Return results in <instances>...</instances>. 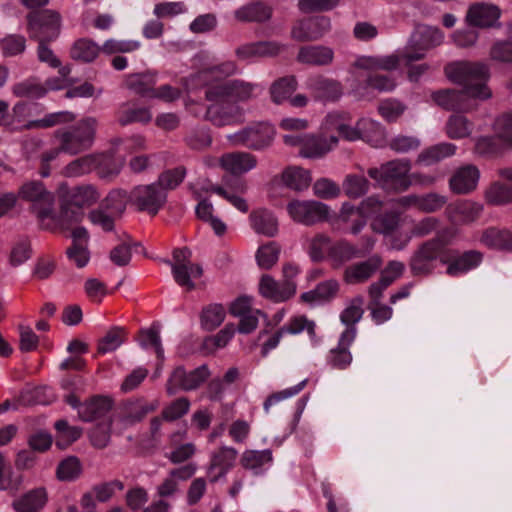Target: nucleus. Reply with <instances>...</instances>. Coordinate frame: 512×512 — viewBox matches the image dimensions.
I'll return each instance as SVG.
<instances>
[{"label": "nucleus", "mask_w": 512, "mask_h": 512, "mask_svg": "<svg viewBox=\"0 0 512 512\" xmlns=\"http://www.w3.org/2000/svg\"><path fill=\"white\" fill-rule=\"evenodd\" d=\"M447 78L462 86L461 90L441 89L431 94L432 100L448 111L471 112L479 102L492 97L487 82L490 78L489 66L482 62L459 61L445 67Z\"/></svg>", "instance_id": "f257e3e1"}, {"label": "nucleus", "mask_w": 512, "mask_h": 512, "mask_svg": "<svg viewBox=\"0 0 512 512\" xmlns=\"http://www.w3.org/2000/svg\"><path fill=\"white\" fill-rule=\"evenodd\" d=\"M31 202L30 212L47 231H69L85 218V210L97 202L95 194H21Z\"/></svg>", "instance_id": "f03ea898"}, {"label": "nucleus", "mask_w": 512, "mask_h": 512, "mask_svg": "<svg viewBox=\"0 0 512 512\" xmlns=\"http://www.w3.org/2000/svg\"><path fill=\"white\" fill-rule=\"evenodd\" d=\"M443 40L444 34L440 29L418 25L403 49L391 55L358 56L352 66L367 71H393L401 61L411 63L422 59L426 51L440 45Z\"/></svg>", "instance_id": "7ed1b4c3"}, {"label": "nucleus", "mask_w": 512, "mask_h": 512, "mask_svg": "<svg viewBox=\"0 0 512 512\" xmlns=\"http://www.w3.org/2000/svg\"><path fill=\"white\" fill-rule=\"evenodd\" d=\"M411 168L412 165L409 159H394L383 163L380 167L370 168L368 175L375 181V187L379 189L406 190L413 185L426 187L434 181L431 176L410 173Z\"/></svg>", "instance_id": "20e7f679"}, {"label": "nucleus", "mask_w": 512, "mask_h": 512, "mask_svg": "<svg viewBox=\"0 0 512 512\" xmlns=\"http://www.w3.org/2000/svg\"><path fill=\"white\" fill-rule=\"evenodd\" d=\"M453 235L449 230L438 232L433 238L418 245L409 260V268L414 277H427L435 270L437 260L446 264V246L451 244Z\"/></svg>", "instance_id": "39448f33"}, {"label": "nucleus", "mask_w": 512, "mask_h": 512, "mask_svg": "<svg viewBox=\"0 0 512 512\" xmlns=\"http://www.w3.org/2000/svg\"><path fill=\"white\" fill-rule=\"evenodd\" d=\"M125 159L115 156L114 153H92L71 161L63 168L65 177H79L96 170L98 176L104 180L116 177L123 168Z\"/></svg>", "instance_id": "423d86ee"}, {"label": "nucleus", "mask_w": 512, "mask_h": 512, "mask_svg": "<svg viewBox=\"0 0 512 512\" xmlns=\"http://www.w3.org/2000/svg\"><path fill=\"white\" fill-rule=\"evenodd\" d=\"M97 128L98 119L94 116H86L74 125L57 129L53 137L57 143H61L63 153L75 156L93 146Z\"/></svg>", "instance_id": "0eeeda50"}, {"label": "nucleus", "mask_w": 512, "mask_h": 512, "mask_svg": "<svg viewBox=\"0 0 512 512\" xmlns=\"http://www.w3.org/2000/svg\"><path fill=\"white\" fill-rule=\"evenodd\" d=\"M263 92L260 84L248 82L243 79H231L206 88L205 98L207 101H230L232 104L249 103L257 99Z\"/></svg>", "instance_id": "6e6552de"}, {"label": "nucleus", "mask_w": 512, "mask_h": 512, "mask_svg": "<svg viewBox=\"0 0 512 512\" xmlns=\"http://www.w3.org/2000/svg\"><path fill=\"white\" fill-rule=\"evenodd\" d=\"M283 142L287 146L299 148V155L303 158H321L338 145L336 136L322 137L314 134H286Z\"/></svg>", "instance_id": "1a4fd4ad"}, {"label": "nucleus", "mask_w": 512, "mask_h": 512, "mask_svg": "<svg viewBox=\"0 0 512 512\" xmlns=\"http://www.w3.org/2000/svg\"><path fill=\"white\" fill-rule=\"evenodd\" d=\"M27 21L29 36L37 41H54L60 34L62 19L57 11L33 12L27 16Z\"/></svg>", "instance_id": "9d476101"}, {"label": "nucleus", "mask_w": 512, "mask_h": 512, "mask_svg": "<svg viewBox=\"0 0 512 512\" xmlns=\"http://www.w3.org/2000/svg\"><path fill=\"white\" fill-rule=\"evenodd\" d=\"M274 136L275 130L271 124L259 122L249 125L233 134H229L227 139L234 146L261 150L272 143Z\"/></svg>", "instance_id": "9b49d317"}, {"label": "nucleus", "mask_w": 512, "mask_h": 512, "mask_svg": "<svg viewBox=\"0 0 512 512\" xmlns=\"http://www.w3.org/2000/svg\"><path fill=\"white\" fill-rule=\"evenodd\" d=\"M287 210L295 221L308 226L326 221L329 216L327 205L313 200H293L288 204Z\"/></svg>", "instance_id": "f8f14e48"}, {"label": "nucleus", "mask_w": 512, "mask_h": 512, "mask_svg": "<svg viewBox=\"0 0 512 512\" xmlns=\"http://www.w3.org/2000/svg\"><path fill=\"white\" fill-rule=\"evenodd\" d=\"M211 102L212 104L207 107L205 118L213 125L222 127L243 121L245 115L243 106L226 100Z\"/></svg>", "instance_id": "ddd939ff"}, {"label": "nucleus", "mask_w": 512, "mask_h": 512, "mask_svg": "<svg viewBox=\"0 0 512 512\" xmlns=\"http://www.w3.org/2000/svg\"><path fill=\"white\" fill-rule=\"evenodd\" d=\"M446 259H449L446 274L452 277L459 276L477 268L483 261V253L478 250H467L461 253L457 249L446 246Z\"/></svg>", "instance_id": "4468645a"}, {"label": "nucleus", "mask_w": 512, "mask_h": 512, "mask_svg": "<svg viewBox=\"0 0 512 512\" xmlns=\"http://www.w3.org/2000/svg\"><path fill=\"white\" fill-rule=\"evenodd\" d=\"M331 29V21L326 16H316L297 21L291 29V37L300 42L320 39Z\"/></svg>", "instance_id": "2eb2a0df"}, {"label": "nucleus", "mask_w": 512, "mask_h": 512, "mask_svg": "<svg viewBox=\"0 0 512 512\" xmlns=\"http://www.w3.org/2000/svg\"><path fill=\"white\" fill-rule=\"evenodd\" d=\"M374 241L370 238L366 240V248L358 249L346 240H340L332 244L327 251V258L332 262L334 268H339L344 263L353 258H361L366 256L372 249Z\"/></svg>", "instance_id": "dca6fc26"}, {"label": "nucleus", "mask_w": 512, "mask_h": 512, "mask_svg": "<svg viewBox=\"0 0 512 512\" xmlns=\"http://www.w3.org/2000/svg\"><path fill=\"white\" fill-rule=\"evenodd\" d=\"M306 88L316 100L322 102H335L343 93L340 82L321 75L308 78Z\"/></svg>", "instance_id": "f3484780"}, {"label": "nucleus", "mask_w": 512, "mask_h": 512, "mask_svg": "<svg viewBox=\"0 0 512 512\" xmlns=\"http://www.w3.org/2000/svg\"><path fill=\"white\" fill-rule=\"evenodd\" d=\"M260 294L274 302H284L292 298L296 293L294 281L277 282L268 274L262 275L259 283Z\"/></svg>", "instance_id": "a211bd4d"}, {"label": "nucleus", "mask_w": 512, "mask_h": 512, "mask_svg": "<svg viewBox=\"0 0 512 512\" xmlns=\"http://www.w3.org/2000/svg\"><path fill=\"white\" fill-rule=\"evenodd\" d=\"M351 117L346 112L333 111L326 115L322 129L325 131H337L339 135L347 141H358L359 130L358 121L355 125H351Z\"/></svg>", "instance_id": "6ab92c4d"}, {"label": "nucleus", "mask_w": 512, "mask_h": 512, "mask_svg": "<svg viewBox=\"0 0 512 512\" xmlns=\"http://www.w3.org/2000/svg\"><path fill=\"white\" fill-rule=\"evenodd\" d=\"M238 71L237 65L233 61H226L219 65L203 69L194 75H191L189 81L193 87L198 85H205L207 88L210 85L221 83L220 80L236 74Z\"/></svg>", "instance_id": "aec40b11"}, {"label": "nucleus", "mask_w": 512, "mask_h": 512, "mask_svg": "<svg viewBox=\"0 0 512 512\" xmlns=\"http://www.w3.org/2000/svg\"><path fill=\"white\" fill-rule=\"evenodd\" d=\"M483 205L470 200H457L447 205L445 214L450 222L463 224L475 221L481 214Z\"/></svg>", "instance_id": "412c9836"}, {"label": "nucleus", "mask_w": 512, "mask_h": 512, "mask_svg": "<svg viewBox=\"0 0 512 512\" xmlns=\"http://www.w3.org/2000/svg\"><path fill=\"white\" fill-rule=\"evenodd\" d=\"M283 48L282 44L275 41H259L243 44L236 49L235 53L239 59L250 61L256 58L274 57Z\"/></svg>", "instance_id": "4be33fe9"}, {"label": "nucleus", "mask_w": 512, "mask_h": 512, "mask_svg": "<svg viewBox=\"0 0 512 512\" xmlns=\"http://www.w3.org/2000/svg\"><path fill=\"white\" fill-rule=\"evenodd\" d=\"M257 159L247 152H231L223 154L219 158V166L233 175H241L254 169Z\"/></svg>", "instance_id": "5701e85b"}, {"label": "nucleus", "mask_w": 512, "mask_h": 512, "mask_svg": "<svg viewBox=\"0 0 512 512\" xmlns=\"http://www.w3.org/2000/svg\"><path fill=\"white\" fill-rule=\"evenodd\" d=\"M113 399L108 396L94 395L83 402L80 408V420L93 422L104 418L113 408Z\"/></svg>", "instance_id": "b1692460"}, {"label": "nucleus", "mask_w": 512, "mask_h": 512, "mask_svg": "<svg viewBox=\"0 0 512 512\" xmlns=\"http://www.w3.org/2000/svg\"><path fill=\"white\" fill-rule=\"evenodd\" d=\"M500 17V9L493 4L475 3L466 14V21L474 27L492 26Z\"/></svg>", "instance_id": "393cba45"}, {"label": "nucleus", "mask_w": 512, "mask_h": 512, "mask_svg": "<svg viewBox=\"0 0 512 512\" xmlns=\"http://www.w3.org/2000/svg\"><path fill=\"white\" fill-rule=\"evenodd\" d=\"M480 172L474 165H465L455 171L450 179L452 192H471L477 188Z\"/></svg>", "instance_id": "a878e982"}, {"label": "nucleus", "mask_w": 512, "mask_h": 512, "mask_svg": "<svg viewBox=\"0 0 512 512\" xmlns=\"http://www.w3.org/2000/svg\"><path fill=\"white\" fill-rule=\"evenodd\" d=\"M359 140H362L372 147L380 148L386 145V132L384 127L371 118H360L358 120Z\"/></svg>", "instance_id": "bb28decb"}, {"label": "nucleus", "mask_w": 512, "mask_h": 512, "mask_svg": "<svg viewBox=\"0 0 512 512\" xmlns=\"http://www.w3.org/2000/svg\"><path fill=\"white\" fill-rule=\"evenodd\" d=\"M187 171L183 166L167 169L160 173L157 180L148 185V192H163L176 190L182 184L186 177Z\"/></svg>", "instance_id": "cd10ccee"}, {"label": "nucleus", "mask_w": 512, "mask_h": 512, "mask_svg": "<svg viewBox=\"0 0 512 512\" xmlns=\"http://www.w3.org/2000/svg\"><path fill=\"white\" fill-rule=\"evenodd\" d=\"M157 83L156 73H134L126 76L125 86L133 93L151 99Z\"/></svg>", "instance_id": "c85d7f7f"}, {"label": "nucleus", "mask_w": 512, "mask_h": 512, "mask_svg": "<svg viewBox=\"0 0 512 512\" xmlns=\"http://www.w3.org/2000/svg\"><path fill=\"white\" fill-rule=\"evenodd\" d=\"M47 502L45 488H34L12 502L16 512H39Z\"/></svg>", "instance_id": "c756f323"}, {"label": "nucleus", "mask_w": 512, "mask_h": 512, "mask_svg": "<svg viewBox=\"0 0 512 512\" xmlns=\"http://www.w3.org/2000/svg\"><path fill=\"white\" fill-rule=\"evenodd\" d=\"M297 59L304 64L325 66L332 63L334 51L322 45L305 46L299 50Z\"/></svg>", "instance_id": "7c9ffc66"}, {"label": "nucleus", "mask_w": 512, "mask_h": 512, "mask_svg": "<svg viewBox=\"0 0 512 512\" xmlns=\"http://www.w3.org/2000/svg\"><path fill=\"white\" fill-rule=\"evenodd\" d=\"M474 123L461 113L451 114L445 123L444 131L448 138L452 140H461L472 135Z\"/></svg>", "instance_id": "2f4dec72"}, {"label": "nucleus", "mask_w": 512, "mask_h": 512, "mask_svg": "<svg viewBox=\"0 0 512 512\" xmlns=\"http://www.w3.org/2000/svg\"><path fill=\"white\" fill-rule=\"evenodd\" d=\"M379 256H372L368 260L354 264L345 270L344 278L348 283L363 282L369 279L381 266Z\"/></svg>", "instance_id": "473e14b6"}, {"label": "nucleus", "mask_w": 512, "mask_h": 512, "mask_svg": "<svg viewBox=\"0 0 512 512\" xmlns=\"http://www.w3.org/2000/svg\"><path fill=\"white\" fill-rule=\"evenodd\" d=\"M353 329H345L341 334L338 346L330 351V364L338 369L346 368L352 361L349 351L350 344L354 341Z\"/></svg>", "instance_id": "72a5a7b5"}, {"label": "nucleus", "mask_w": 512, "mask_h": 512, "mask_svg": "<svg viewBox=\"0 0 512 512\" xmlns=\"http://www.w3.org/2000/svg\"><path fill=\"white\" fill-rule=\"evenodd\" d=\"M281 180L285 188L301 192L309 188L312 177L309 170L298 166H290L282 172Z\"/></svg>", "instance_id": "f704fd0d"}, {"label": "nucleus", "mask_w": 512, "mask_h": 512, "mask_svg": "<svg viewBox=\"0 0 512 512\" xmlns=\"http://www.w3.org/2000/svg\"><path fill=\"white\" fill-rule=\"evenodd\" d=\"M157 403L144 404L143 399L126 401L123 405L120 421L125 425H134L141 422L148 413L155 411Z\"/></svg>", "instance_id": "c9c22d12"}, {"label": "nucleus", "mask_w": 512, "mask_h": 512, "mask_svg": "<svg viewBox=\"0 0 512 512\" xmlns=\"http://www.w3.org/2000/svg\"><path fill=\"white\" fill-rule=\"evenodd\" d=\"M234 16L239 22H264L271 18L272 10L262 2H252L236 9Z\"/></svg>", "instance_id": "e433bc0d"}, {"label": "nucleus", "mask_w": 512, "mask_h": 512, "mask_svg": "<svg viewBox=\"0 0 512 512\" xmlns=\"http://www.w3.org/2000/svg\"><path fill=\"white\" fill-rule=\"evenodd\" d=\"M402 203L413 205L422 212L432 213L441 209L447 203V198L440 194H411L404 197Z\"/></svg>", "instance_id": "4c0bfd02"}, {"label": "nucleus", "mask_w": 512, "mask_h": 512, "mask_svg": "<svg viewBox=\"0 0 512 512\" xmlns=\"http://www.w3.org/2000/svg\"><path fill=\"white\" fill-rule=\"evenodd\" d=\"M237 457V450L233 447H221L218 452H215L212 456L209 472L215 468H219V473L210 479L211 482H217L223 478L226 473L234 466V462Z\"/></svg>", "instance_id": "58836bf2"}, {"label": "nucleus", "mask_w": 512, "mask_h": 512, "mask_svg": "<svg viewBox=\"0 0 512 512\" xmlns=\"http://www.w3.org/2000/svg\"><path fill=\"white\" fill-rule=\"evenodd\" d=\"M457 146L450 142H441L424 149L417 157V162L425 166L436 164L455 155Z\"/></svg>", "instance_id": "ea45409f"}, {"label": "nucleus", "mask_w": 512, "mask_h": 512, "mask_svg": "<svg viewBox=\"0 0 512 512\" xmlns=\"http://www.w3.org/2000/svg\"><path fill=\"white\" fill-rule=\"evenodd\" d=\"M250 220L253 229L258 234L267 237H274L278 232V222L276 217L267 209H258L250 214Z\"/></svg>", "instance_id": "a19ab883"}, {"label": "nucleus", "mask_w": 512, "mask_h": 512, "mask_svg": "<svg viewBox=\"0 0 512 512\" xmlns=\"http://www.w3.org/2000/svg\"><path fill=\"white\" fill-rule=\"evenodd\" d=\"M75 120V114L70 111L49 113L41 119L31 120L19 126L20 130L45 129Z\"/></svg>", "instance_id": "79ce46f5"}, {"label": "nucleus", "mask_w": 512, "mask_h": 512, "mask_svg": "<svg viewBox=\"0 0 512 512\" xmlns=\"http://www.w3.org/2000/svg\"><path fill=\"white\" fill-rule=\"evenodd\" d=\"M54 428L57 431L55 446L59 450H65L76 442L83 433V429L78 426H69L68 421L59 419L55 422Z\"/></svg>", "instance_id": "37998d69"}, {"label": "nucleus", "mask_w": 512, "mask_h": 512, "mask_svg": "<svg viewBox=\"0 0 512 512\" xmlns=\"http://www.w3.org/2000/svg\"><path fill=\"white\" fill-rule=\"evenodd\" d=\"M225 316L226 310L222 304H208L200 312V325L205 331H214L224 322Z\"/></svg>", "instance_id": "c03bdc74"}, {"label": "nucleus", "mask_w": 512, "mask_h": 512, "mask_svg": "<svg viewBox=\"0 0 512 512\" xmlns=\"http://www.w3.org/2000/svg\"><path fill=\"white\" fill-rule=\"evenodd\" d=\"M101 52V46L87 38L76 40L71 49L70 56L76 61L90 63L94 61Z\"/></svg>", "instance_id": "a18cd8bd"}, {"label": "nucleus", "mask_w": 512, "mask_h": 512, "mask_svg": "<svg viewBox=\"0 0 512 512\" xmlns=\"http://www.w3.org/2000/svg\"><path fill=\"white\" fill-rule=\"evenodd\" d=\"M83 473L81 460L74 455L62 459L56 468V478L61 482L77 480Z\"/></svg>", "instance_id": "49530a36"}, {"label": "nucleus", "mask_w": 512, "mask_h": 512, "mask_svg": "<svg viewBox=\"0 0 512 512\" xmlns=\"http://www.w3.org/2000/svg\"><path fill=\"white\" fill-rule=\"evenodd\" d=\"M480 240L488 247L512 251V233L508 230L488 228L482 233Z\"/></svg>", "instance_id": "de8ad7c7"}, {"label": "nucleus", "mask_w": 512, "mask_h": 512, "mask_svg": "<svg viewBox=\"0 0 512 512\" xmlns=\"http://www.w3.org/2000/svg\"><path fill=\"white\" fill-rule=\"evenodd\" d=\"M43 390V387H37L31 390L21 391L19 396L13 401L5 400L3 403H0V414L9 409L17 410L19 406H30L42 403L43 401L40 399V396Z\"/></svg>", "instance_id": "09e8293b"}, {"label": "nucleus", "mask_w": 512, "mask_h": 512, "mask_svg": "<svg viewBox=\"0 0 512 512\" xmlns=\"http://www.w3.org/2000/svg\"><path fill=\"white\" fill-rule=\"evenodd\" d=\"M126 338L127 332L125 328L113 326L107 331L104 337L99 339L97 352L99 354H106L115 351L126 341Z\"/></svg>", "instance_id": "8fccbe9b"}, {"label": "nucleus", "mask_w": 512, "mask_h": 512, "mask_svg": "<svg viewBox=\"0 0 512 512\" xmlns=\"http://www.w3.org/2000/svg\"><path fill=\"white\" fill-rule=\"evenodd\" d=\"M296 89L297 80L294 76L283 77L272 84L270 88L271 99L276 104H282L289 101Z\"/></svg>", "instance_id": "3c124183"}, {"label": "nucleus", "mask_w": 512, "mask_h": 512, "mask_svg": "<svg viewBox=\"0 0 512 512\" xmlns=\"http://www.w3.org/2000/svg\"><path fill=\"white\" fill-rule=\"evenodd\" d=\"M167 194H138L132 201L137 211L147 212L156 215L160 208L166 203Z\"/></svg>", "instance_id": "603ef678"}, {"label": "nucleus", "mask_w": 512, "mask_h": 512, "mask_svg": "<svg viewBox=\"0 0 512 512\" xmlns=\"http://www.w3.org/2000/svg\"><path fill=\"white\" fill-rule=\"evenodd\" d=\"M495 135L494 136H481L476 139L475 142V151L476 153L489 156L493 154H497L505 148H509L512 146L511 144H505L504 140L498 136L496 131V127L494 126Z\"/></svg>", "instance_id": "864d4df0"}, {"label": "nucleus", "mask_w": 512, "mask_h": 512, "mask_svg": "<svg viewBox=\"0 0 512 512\" xmlns=\"http://www.w3.org/2000/svg\"><path fill=\"white\" fill-rule=\"evenodd\" d=\"M363 304L364 297L357 295L351 299L348 307H346L340 315L341 322L347 326L346 329H353L354 337L356 336L355 324L361 320L364 313L362 308Z\"/></svg>", "instance_id": "5fc2aeb1"}, {"label": "nucleus", "mask_w": 512, "mask_h": 512, "mask_svg": "<svg viewBox=\"0 0 512 512\" xmlns=\"http://www.w3.org/2000/svg\"><path fill=\"white\" fill-rule=\"evenodd\" d=\"M112 424V418L108 417L90 429L89 439L93 447L104 449L108 446L111 440Z\"/></svg>", "instance_id": "6e6d98bb"}, {"label": "nucleus", "mask_w": 512, "mask_h": 512, "mask_svg": "<svg viewBox=\"0 0 512 512\" xmlns=\"http://www.w3.org/2000/svg\"><path fill=\"white\" fill-rule=\"evenodd\" d=\"M24 477L21 474L13 476L11 470L6 471V463L4 455L0 452V490L8 491L12 496H15L21 489Z\"/></svg>", "instance_id": "4d7b16f0"}, {"label": "nucleus", "mask_w": 512, "mask_h": 512, "mask_svg": "<svg viewBox=\"0 0 512 512\" xmlns=\"http://www.w3.org/2000/svg\"><path fill=\"white\" fill-rule=\"evenodd\" d=\"M281 246L271 241L260 246L256 252L257 264L261 269L270 270L278 261Z\"/></svg>", "instance_id": "13d9d810"}, {"label": "nucleus", "mask_w": 512, "mask_h": 512, "mask_svg": "<svg viewBox=\"0 0 512 512\" xmlns=\"http://www.w3.org/2000/svg\"><path fill=\"white\" fill-rule=\"evenodd\" d=\"M235 326L228 323L216 335L206 336L201 345V350L213 352L217 348L225 347L235 334Z\"/></svg>", "instance_id": "bf43d9fd"}, {"label": "nucleus", "mask_w": 512, "mask_h": 512, "mask_svg": "<svg viewBox=\"0 0 512 512\" xmlns=\"http://www.w3.org/2000/svg\"><path fill=\"white\" fill-rule=\"evenodd\" d=\"M399 221L400 213L392 210L375 216L371 227L376 233L389 235L398 228Z\"/></svg>", "instance_id": "052dcab7"}, {"label": "nucleus", "mask_w": 512, "mask_h": 512, "mask_svg": "<svg viewBox=\"0 0 512 512\" xmlns=\"http://www.w3.org/2000/svg\"><path fill=\"white\" fill-rule=\"evenodd\" d=\"M12 92L20 98H40L46 94L47 89L36 79L29 78L13 85Z\"/></svg>", "instance_id": "680f3d73"}, {"label": "nucleus", "mask_w": 512, "mask_h": 512, "mask_svg": "<svg viewBox=\"0 0 512 512\" xmlns=\"http://www.w3.org/2000/svg\"><path fill=\"white\" fill-rule=\"evenodd\" d=\"M141 43L137 40H121L110 38L104 41L101 46V52L106 55H113L117 53H130L138 50Z\"/></svg>", "instance_id": "e2e57ef3"}, {"label": "nucleus", "mask_w": 512, "mask_h": 512, "mask_svg": "<svg viewBox=\"0 0 512 512\" xmlns=\"http://www.w3.org/2000/svg\"><path fill=\"white\" fill-rule=\"evenodd\" d=\"M0 48L5 57L18 56L26 49V38L19 34H8L0 40Z\"/></svg>", "instance_id": "0e129e2a"}, {"label": "nucleus", "mask_w": 512, "mask_h": 512, "mask_svg": "<svg viewBox=\"0 0 512 512\" xmlns=\"http://www.w3.org/2000/svg\"><path fill=\"white\" fill-rule=\"evenodd\" d=\"M163 262L171 267L174 280L179 286L188 291L195 289V283L191 280L190 264L172 263L169 259H164Z\"/></svg>", "instance_id": "69168bd1"}, {"label": "nucleus", "mask_w": 512, "mask_h": 512, "mask_svg": "<svg viewBox=\"0 0 512 512\" xmlns=\"http://www.w3.org/2000/svg\"><path fill=\"white\" fill-rule=\"evenodd\" d=\"M270 461H272L270 449L262 451L246 450L241 457L240 463L245 469H257Z\"/></svg>", "instance_id": "338daca9"}, {"label": "nucleus", "mask_w": 512, "mask_h": 512, "mask_svg": "<svg viewBox=\"0 0 512 512\" xmlns=\"http://www.w3.org/2000/svg\"><path fill=\"white\" fill-rule=\"evenodd\" d=\"M126 209V201L121 194H108L101 200L97 210L120 218Z\"/></svg>", "instance_id": "774afa93"}]
</instances>
